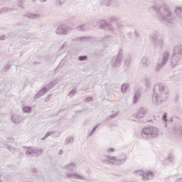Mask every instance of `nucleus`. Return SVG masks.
I'll use <instances>...</instances> for the list:
<instances>
[{"instance_id":"obj_1","label":"nucleus","mask_w":182,"mask_h":182,"mask_svg":"<svg viewBox=\"0 0 182 182\" xmlns=\"http://www.w3.org/2000/svg\"><path fill=\"white\" fill-rule=\"evenodd\" d=\"M152 8L156 11V18L161 22H164L166 25H171L174 23V15L170 6H168L164 0H154Z\"/></svg>"},{"instance_id":"obj_2","label":"nucleus","mask_w":182,"mask_h":182,"mask_svg":"<svg viewBox=\"0 0 182 182\" xmlns=\"http://www.w3.org/2000/svg\"><path fill=\"white\" fill-rule=\"evenodd\" d=\"M168 88L163 83L156 84L154 87V94L151 102L154 106H160L167 100Z\"/></svg>"},{"instance_id":"obj_3","label":"nucleus","mask_w":182,"mask_h":182,"mask_svg":"<svg viewBox=\"0 0 182 182\" xmlns=\"http://www.w3.org/2000/svg\"><path fill=\"white\" fill-rule=\"evenodd\" d=\"M126 160L127 159L124 155L120 157L104 155L101 158L102 163H104L105 164H109V166H122V164L126 163Z\"/></svg>"},{"instance_id":"obj_4","label":"nucleus","mask_w":182,"mask_h":182,"mask_svg":"<svg viewBox=\"0 0 182 182\" xmlns=\"http://www.w3.org/2000/svg\"><path fill=\"white\" fill-rule=\"evenodd\" d=\"M141 136L144 140H151L159 136V129L154 127H145L141 130Z\"/></svg>"},{"instance_id":"obj_5","label":"nucleus","mask_w":182,"mask_h":182,"mask_svg":"<svg viewBox=\"0 0 182 182\" xmlns=\"http://www.w3.org/2000/svg\"><path fill=\"white\" fill-rule=\"evenodd\" d=\"M150 38L154 48H156V49H161L164 46V39L158 31L153 33Z\"/></svg>"},{"instance_id":"obj_6","label":"nucleus","mask_w":182,"mask_h":182,"mask_svg":"<svg viewBox=\"0 0 182 182\" xmlns=\"http://www.w3.org/2000/svg\"><path fill=\"white\" fill-rule=\"evenodd\" d=\"M182 59V46L175 47L173 57L171 61V66L180 65V60Z\"/></svg>"},{"instance_id":"obj_7","label":"nucleus","mask_w":182,"mask_h":182,"mask_svg":"<svg viewBox=\"0 0 182 182\" xmlns=\"http://www.w3.org/2000/svg\"><path fill=\"white\" fill-rule=\"evenodd\" d=\"M135 176H141L144 181H149V180H153L154 178V173L153 171H144L141 170L135 171L134 172Z\"/></svg>"},{"instance_id":"obj_8","label":"nucleus","mask_w":182,"mask_h":182,"mask_svg":"<svg viewBox=\"0 0 182 182\" xmlns=\"http://www.w3.org/2000/svg\"><path fill=\"white\" fill-rule=\"evenodd\" d=\"M123 60V49L119 48L118 50V53L117 57H113L111 60V65L112 68H118L120 66V63H122Z\"/></svg>"},{"instance_id":"obj_9","label":"nucleus","mask_w":182,"mask_h":182,"mask_svg":"<svg viewBox=\"0 0 182 182\" xmlns=\"http://www.w3.org/2000/svg\"><path fill=\"white\" fill-rule=\"evenodd\" d=\"M147 114V109L140 107L136 110V112L133 114L134 122H139Z\"/></svg>"},{"instance_id":"obj_10","label":"nucleus","mask_w":182,"mask_h":182,"mask_svg":"<svg viewBox=\"0 0 182 182\" xmlns=\"http://www.w3.org/2000/svg\"><path fill=\"white\" fill-rule=\"evenodd\" d=\"M168 59H170V53L168 51H164L162 53L161 61L158 63L157 69L160 70L161 68H164L165 65L168 62Z\"/></svg>"},{"instance_id":"obj_11","label":"nucleus","mask_w":182,"mask_h":182,"mask_svg":"<svg viewBox=\"0 0 182 182\" xmlns=\"http://www.w3.org/2000/svg\"><path fill=\"white\" fill-rule=\"evenodd\" d=\"M67 178H74L76 180H86V177L83 175V173H79L77 172H70L66 173Z\"/></svg>"},{"instance_id":"obj_12","label":"nucleus","mask_w":182,"mask_h":182,"mask_svg":"<svg viewBox=\"0 0 182 182\" xmlns=\"http://www.w3.org/2000/svg\"><path fill=\"white\" fill-rule=\"evenodd\" d=\"M26 154L28 157H33L35 156H41L42 154V149H32V148H26Z\"/></svg>"},{"instance_id":"obj_13","label":"nucleus","mask_w":182,"mask_h":182,"mask_svg":"<svg viewBox=\"0 0 182 182\" xmlns=\"http://www.w3.org/2000/svg\"><path fill=\"white\" fill-rule=\"evenodd\" d=\"M70 33V28L65 26V25H60L55 31L57 35H69Z\"/></svg>"},{"instance_id":"obj_14","label":"nucleus","mask_w":182,"mask_h":182,"mask_svg":"<svg viewBox=\"0 0 182 182\" xmlns=\"http://www.w3.org/2000/svg\"><path fill=\"white\" fill-rule=\"evenodd\" d=\"M150 65H151V63L150 62L149 57L144 56L141 61V68L144 69H147V68H149Z\"/></svg>"},{"instance_id":"obj_15","label":"nucleus","mask_w":182,"mask_h":182,"mask_svg":"<svg viewBox=\"0 0 182 182\" xmlns=\"http://www.w3.org/2000/svg\"><path fill=\"white\" fill-rule=\"evenodd\" d=\"M47 90H49V88L44 87H43L39 92H38L35 97H34V100H38L39 97H42V96H45Z\"/></svg>"},{"instance_id":"obj_16","label":"nucleus","mask_w":182,"mask_h":182,"mask_svg":"<svg viewBox=\"0 0 182 182\" xmlns=\"http://www.w3.org/2000/svg\"><path fill=\"white\" fill-rule=\"evenodd\" d=\"M22 120H23V118L21 115L13 114L11 116V122L13 123H15L16 124H19V123H21Z\"/></svg>"},{"instance_id":"obj_17","label":"nucleus","mask_w":182,"mask_h":182,"mask_svg":"<svg viewBox=\"0 0 182 182\" xmlns=\"http://www.w3.org/2000/svg\"><path fill=\"white\" fill-rule=\"evenodd\" d=\"M65 170H68V171H73V170H76V164L71 163L65 166H64Z\"/></svg>"},{"instance_id":"obj_18","label":"nucleus","mask_w":182,"mask_h":182,"mask_svg":"<svg viewBox=\"0 0 182 182\" xmlns=\"http://www.w3.org/2000/svg\"><path fill=\"white\" fill-rule=\"evenodd\" d=\"M140 97H141L140 90H137L136 91L135 95H134V98H133L134 105H137V100H139V99H140Z\"/></svg>"},{"instance_id":"obj_19","label":"nucleus","mask_w":182,"mask_h":182,"mask_svg":"<svg viewBox=\"0 0 182 182\" xmlns=\"http://www.w3.org/2000/svg\"><path fill=\"white\" fill-rule=\"evenodd\" d=\"M89 28H90L89 24H82L77 26L76 29L77 31H80V32H85V31H87Z\"/></svg>"},{"instance_id":"obj_20","label":"nucleus","mask_w":182,"mask_h":182,"mask_svg":"<svg viewBox=\"0 0 182 182\" xmlns=\"http://www.w3.org/2000/svg\"><path fill=\"white\" fill-rule=\"evenodd\" d=\"M26 16L29 19H39V18H41V14L28 13L26 14Z\"/></svg>"},{"instance_id":"obj_21","label":"nucleus","mask_w":182,"mask_h":182,"mask_svg":"<svg viewBox=\"0 0 182 182\" xmlns=\"http://www.w3.org/2000/svg\"><path fill=\"white\" fill-rule=\"evenodd\" d=\"M173 134H177V136H182V126L175 127L173 129Z\"/></svg>"},{"instance_id":"obj_22","label":"nucleus","mask_w":182,"mask_h":182,"mask_svg":"<svg viewBox=\"0 0 182 182\" xmlns=\"http://www.w3.org/2000/svg\"><path fill=\"white\" fill-rule=\"evenodd\" d=\"M129 86H130V84H129V83H125V84L122 85L121 90H122V93H126V92H127V89H129Z\"/></svg>"},{"instance_id":"obj_23","label":"nucleus","mask_w":182,"mask_h":182,"mask_svg":"<svg viewBox=\"0 0 182 182\" xmlns=\"http://www.w3.org/2000/svg\"><path fill=\"white\" fill-rule=\"evenodd\" d=\"M75 141V139H73V136H68L65 140V144L67 146L69 144H72Z\"/></svg>"},{"instance_id":"obj_24","label":"nucleus","mask_w":182,"mask_h":182,"mask_svg":"<svg viewBox=\"0 0 182 182\" xmlns=\"http://www.w3.org/2000/svg\"><path fill=\"white\" fill-rule=\"evenodd\" d=\"M145 85L146 87H151V80L149 77L144 78Z\"/></svg>"},{"instance_id":"obj_25","label":"nucleus","mask_w":182,"mask_h":182,"mask_svg":"<svg viewBox=\"0 0 182 182\" xmlns=\"http://www.w3.org/2000/svg\"><path fill=\"white\" fill-rule=\"evenodd\" d=\"M173 161H174V157L173 156H169L168 158L166 159L164 164H168V163H173Z\"/></svg>"},{"instance_id":"obj_26","label":"nucleus","mask_w":182,"mask_h":182,"mask_svg":"<svg viewBox=\"0 0 182 182\" xmlns=\"http://www.w3.org/2000/svg\"><path fill=\"white\" fill-rule=\"evenodd\" d=\"M97 127H99L98 124L94 127L92 131L88 134L87 137H92V136L96 133V130H97Z\"/></svg>"},{"instance_id":"obj_27","label":"nucleus","mask_w":182,"mask_h":182,"mask_svg":"<svg viewBox=\"0 0 182 182\" xmlns=\"http://www.w3.org/2000/svg\"><path fill=\"white\" fill-rule=\"evenodd\" d=\"M107 25V23L106 22V21L101 20L100 21V27L101 29H105V28H106Z\"/></svg>"},{"instance_id":"obj_28","label":"nucleus","mask_w":182,"mask_h":182,"mask_svg":"<svg viewBox=\"0 0 182 182\" xmlns=\"http://www.w3.org/2000/svg\"><path fill=\"white\" fill-rule=\"evenodd\" d=\"M54 133H55V132H47L45 134L44 137H43L41 139V140H45V139H48L49 137V136H52V134H54Z\"/></svg>"},{"instance_id":"obj_29","label":"nucleus","mask_w":182,"mask_h":182,"mask_svg":"<svg viewBox=\"0 0 182 182\" xmlns=\"http://www.w3.org/2000/svg\"><path fill=\"white\" fill-rule=\"evenodd\" d=\"M128 38L132 39V35H134V36H137V32L136 31L132 30L131 32L127 33Z\"/></svg>"},{"instance_id":"obj_30","label":"nucleus","mask_w":182,"mask_h":182,"mask_svg":"<svg viewBox=\"0 0 182 182\" xmlns=\"http://www.w3.org/2000/svg\"><path fill=\"white\" fill-rule=\"evenodd\" d=\"M120 18L119 17H110L109 18V22H117V21H119Z\"/></svg>"},{"instance_id":"obj_31","label":"nucleus","mask_w":182,"mask_h":182,"mask_svg":"<svg viewBox=\"0 0 182 182\" xmlns=\"http://www.w3.org/2000/svg\"><path fill=\"white\" fill-rule=\"evenodd\" d=\"M117 26L119 31H122L124 28V26L123 25V23H122V22H118L117 23Z\"/></svg>"},{"instance_id":"obj_32","label":"nucleus","mask_w":182,"mask_h":182,"mask_svg":"<svg viewBox=\"0 0 182 182\" xmlns=\"http://www.w3.org/2000/svg\"><path fill=\"white\" fill-rule=\"evenodd\" d=\"M11 8L4 7V8H0V14H2V12H8V11H11Z\"/></svg>"},{"instance_id":"obj_33","label":"nucleus","mask_w":182,"mask_h":182,"mask_svg":"<svg viewBox=\"0 0 182 182\" xmlns=\"http://www.w3.org/2000/svg\"><path fill=\"white\" fill-rule=\"evenodd\" d=\"M31 109L30 107H23V112L24 113H29V112H31Z\"/></svg>"},{"instance_id":"obj_34","label":"nucleus","mask_w":182,"mask_h":182,"mask_svg":"<svg viewBox=\"0 0 182 182\" xmlns=\"http://www.w3.org/2000/svg\"><path fill=\"white\" fill-rule=\"evenodd\" d=\"M75 95H76V89L72 90L71 92L68 94V96H70V97H73Z\"/></svg>"},{"instance_id":"obj_35","label":"nucleus","mask_w":182,"mask_h":182,"mask_svg":"<svg viewBox=\"0 0 182 182\" xmlns=\"http://www.w3.org/2000/svg\"><path fill=\"white\" fill-rule=\"evenodd\" d=\"M78 60L80 61L87 60V56H86V55H80V56L78 57Z\"/></svg>"},{"instance_id":"obj_36","label":"nucleus","mask_w":182,"mask_h":182,"mask_svg":"<svg viewBox=\"0 0 182 182\" xmlns=\"http://www.w3.org/2000/svg\"><path fill=\"white\" fill-rule=\"evenodd\" d=\"M116 151V149L114 148H109L108 149H107V152L109 154H112V153H114Z\"/></svg>"},{"instance_id":"obj_37","label":"nucleus","mask_w":182,"mask_h":182,"mask_svg":"<svg viewBox=\"0 0 182 182\" xmlns=\"http://www.w3.org/2000/svg\"><path fill=\"white\" fill-rule=\"evenodd\" d=\"M11 66H12V64L11 63L6 64V66L4 67L5 72H8V70H9V69L11 68Z\"/></svg>"},{"instance_id":"obj_38","label":"nucleus","mask_w":182,"mask_h":182,"mask_svg":"<svg viewBox=\"0 0 182 182\" xmlns=\"http://www.w3.org/2000/svg\"><path fill=\"white\" fill-rule=\"evenodd\" d=\"M64 3L65 0H57V5H58V6H62Z\"/></svg>"},{"instance_id":"obj_39","label":"nucleus","mask_w":182,"mask_h":182,"mask_svg":"<svg viewBox=\"0 0 182 182\" xmlns=\"http://www.w3.org/2000/svg\"><path fill=\"white\" fill-rule=\"evenodd\" d=\"M92 101H93V97H87V98L85 99V103H89V102H92Z\"/></svg>"},{"instance_id":"obj_40","label":"nucleus","mask_w":182,"mask_h":182,"mask_svg":"<svg viewBox=\"0 0 182 182\" xmlns=\"http://www.w3.org/2000/svg\"><path fill=\"white\" fill-rule=\"evenodd\" d=\"M106 28H107L108 31H113V25L111 23L107 24Z\"/></svg>"},{"instance_id":"obj_41","label":"nucleus","mask_w":182,"mask_h":182,"mask_svg":"<svg viewBox=\"0 0 182 182\" xmlns=\"http://www.w3.org/2000/svg\"><path fill=\"white\" fill-rule=\"evenodd\" d=\"M130 63H132V59L129 58L128 60H125V64L126 65H130Z\"/></svg>"},{"instance_id":"obj_42","label":"nucleus","mask_w":182,"mask_h":182,"mask_svg":"<svg viewBox=\"0 0 182 182\" xmlns=\"http://www.w3.org/2000/svg\"><path fill=\"white\" fill-rule=\"evenodd\" d=\"M163 120L167 122V113H164L163 116Z\"/></svg>"},{"instance_id":"obj_43","label":"nucleus","mask_w":182,"mask_h":182,"mask_svg":"<svg viewBox=\"0 0 182 182\" xmlns=\"http://www.w3.org/2000/svg\"><path fill=\"white\" fill-rule=\"evenodd\" d=\"M116 117H117V113H115V114H113L110 115L111 119H114Z\"/></svg>"},{"instance_id":"obj_44","label":"nucleus","mask_w":182,"mask_h":182,"mask_svg":"<svg viewBox=\"0 0 182 182\" xmlns=\"http://www.w3.org/2000/svg\"><path fill=\"white\" fill-rule=\"evenodd\" d=\"M5 36H0V41H5Z\"/></svg>"},{"instance_id":"obj_45","label":"nucleus","mask_w":182,"mask_h":182,"mask_svg":"<svg viewBox=\"0 0 182 182\" xmlns=\"http://www.w3.org/2000/svg\"><path fill=\"white\" fill-rule=\"evenodd\" d=\"M78 41H85L86 39L85 37H80V38H77Z\"/></svg>"},{"instance_id":"obj_46","label":"nucleus","mask_w":182,"mask_h":182,"mask_svg":"<svg viewBox=\"0 0 182 182\" xmlns=\"http://www.w3.org/2000/svg\"><path fill=\"white\" fill-rule=\"evenodd\" d=\"M68 46V43H64L63 45V49H64V48H66Z\"/></svg>"},{"instance_id":"obj_47","label":"nucleus","mask_w":182,"mask_h":182,"mask_svg":"<svg viewBox=\"0 0 182 182\" xmlns=\"http://www.w3.org/2000/svg\"><path fill=\"white\" fill-rule=\"evenodd\" d=\"M58 154H60V155L63 154V151H62V150L59 151Z\"/></svg>"},{"instance_id":"obj_48","label":"nucleus","mask_w":182,"mask_h":182,"mask_svg":"<svg viewBox=\"0 0 182 182\" xmlns=\"http://www.w3.org/2000/svg\"><path fill=\"white\" fill-rule=\"evenodd\" d=\"M48 0H40V2H46Z\"/></svg>"},{"instance_id":"obj_49","label":"nucleus","mask_w":182,"mask_h":182,"mask_svg":"<svg viewBox=\"0 0 182 182\" xmlns=\"http://www.w3.org/2000/svg\"><path fill=\"white\" fill-rule=\"evenodd\" d=\"M33 171L36 172V168L33 169Z\"/></svg>"},{"instance_id":"obj_50","label":"nucleus","mask_w":182,"mask_h":182,"mask_svg":"<svg viewBox=\"0 0 182 182\" xmlns=\"http://www.w3.org/2000/svg\"><path fill=\"white\" fill-rule=\"evenodd\" d=\"M18 1H20V2H23V1H25V0H18Z\"/></svg>"},{"instance_id":"obj_51","label":"nucleus","mask_w":182,"mask_h":182,"mask_svg":"<svg viewBox=\"0 0 182 182\" xmlns=\"http://www.w3.org/2000/svg\"><path fill=\"white\" fill-rule=\"evenodd\" d=\"M33 2H35V1H36V0H31Z\"/></svg>"},{"instance_id":"obj_52","label":"nucleus","mask_w":182,"mask_h":182,"mask_svg":"<svg viewBox=\"0 0 182 182\" xmlns=\"http://www.w3.org/2000/svg\"><path fill=\"white\" fill-rule=\"evenodd\" d=\"M0 182H2V181L0 180Z\"/></svg>"}]
</instances>
